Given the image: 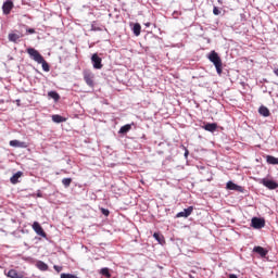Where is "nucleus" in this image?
I'll use <instances>...</instances> for the list:
<instances>
[{
    "label": "nucleus",
    "instance_id": "obj_13",
    "mask_svg": "<svg viewBox=\"0 0 278 278\" xmlns=\"http://www.w3.org/2000/svg\"><path fill=\"white\" fill-rule=\"evenodd\" d=\"M226 188L228 190H237V192H242V187L233 184L232 181H228L227 185H226Z\"/></svg>",
    "mask_w": 278,
    "mask_h": 278
},
{
    "label": "nucleus",
    "instance_id": "obj_27",
    "mask_svg": "<svg viewBox=\"0 0 278 278\" xmlns=\"http://www.w3.org/2000/svg\"><path fill=\"white\" fill-rule=\"evenodd\" d=\"M39 64H41L43 71H45L46 73H49V71L51 70V68L49 67V63H47V62L45 61V59H42V62H39Z\"/></svg>",
    "mask_w": 278,
    "mask_h": 278
},
{
    "label": "nucleus",
    "instance_id": "obj_22",
    "mask_svg": "<svg viewBox=\"0 0 278 278\" xmlns=\"http://www.w3.org/2000/svg\"><path fill=\"white\" fill-rule=\"evenodd\" d=\"M48 97H50V99H53L54 101H60V93H58V91L48 92Z\"/></svg>",
    "mask_w": 278,
    "mask_h": 278
},
{
    "label": "nucleus",
    "instance_id": "obj_30",
    "mask_svg": "<svg viewBox=\"0 0 278 278\" xmlns=\"http://www.w3.org/2000/svg\"><path fill=\"white\" fill-rule=\"evenodd\" d=\"M213 14H214L215 16H218V14H220V10H218L217 7H214V9H213Z\"/></svg>",
    "mask_w": 278,
    "mask_h": 278
},
{
    "label": "nucleus",
    "instance_id": "obj_15",
    "mask_svg": "<svg viewBox=\"0 0 278 278\" xmlns=\"http://www.w3.org/2000/svg\"><path fill=\"white\" fill-rule=\"evenodd\" d=\"M22 177H23V172H17V173H15V174L10 178V181H11V184L16 185V184H18V179H21Z\"/></svg>",
    "mask_w": 278,
    "mask_h": 278
},
{
    "label": "nucleus",
    "instance_id": "obj_6",
    "mask_svg": "<svg viewBox=\"0 0 278 278\" xmlns=\"http://www.w3.org/2000/svg\"><path fill=\"white\" fill-rule=\"evenodd\" d=\"M91 62L93 64V68L101 70L103 68V60L99 56V54L94 53L91 56Z\"/></svg>",
    "mask_w": 278,
    "mask_h": 278
},
{
    "label": "nucleus",
    "instance_id": "obj_33",
    "mask_svg": "<svg viewBox=\"0 0 278 278\" xmlns=\"http://www.w3.org/2000/svg\"><path fill=\"white\" fill-rule=\"evenodd\" d=\"M229 278H238V276L236 274H230Z\"/></svg>",
    "mask_w": 278,
    "mask_h": 278
},
{
    "label": "nucleus",
    "instance_id": "obj_24",
    "mask_svg": "<svg viewBox=\"0 0 278 278\" xmlns=\"http://www.w3.org/2000/svg\"><path fill=\"white\" fill-rule=\"evenodd\" d=\"M62 184H63L64 188H70L71 184H73V178H63Z\"/></svg>",
    "mask_w": 278,
    "mask_h": 278
},
{
    "label": "nucleus",
    "instance_id": "obj_19",
    "mask_svg": "<svg viewBox=\"0 0 278 278\" xmlns=\"http://www.w3.org/2000/svg\"><path fill=\"white\" fill-rule=\"evenodd\" d=\"M129 131H131V125L130 124H126V125H124V126H122L119 128L118 134H127Z\"/></svg>",
    "mask_w": 278,
    "mask_h": 278
},
{
    "label": "nucleus",
    "instance_id": "obj_16",
    "mask_svg": "<svg viewBox=\"0 0 278 278\" xmlns=\"http://www.w3.org/2000/svg\"><path fill=\"white\" fill-rule=\"evenodd\" d=\"M36 267L39 269V270H42V271H47L49 270V265H47L45 262L42 261H38L36 263Z\"/></svg>",
    "mask_w": 278,
    "mask_h": 278
},
{
    "label": "nucleus",
    "instance_id": "obj_5",
    "mask_svg": "<svg viewBox=\"0 0 278 278\" xmlns=\"http://www.w3.org/2000/svg\"><path fill=\"white\" fill-rule=\"evenodd\" d=\"M31 227L37 236H40L41 238H47V232H45V229L42 228V226H40V223L34 222Z\"/></svg>",
    "mask_w": 278,
    "mask_h": 278
},
{
    "label": "nucleus",
    "instance_id": "obj_32",
    "mask_svg": "<svg viewBox=\"0 0 278 278\" xmlns=\"http://www.w3.org/2000/svg\"><path fill=\"white\" fill-rule=\"evenodd\" d=\"M27 34H36V29L34 28H28L26 29Z\"/></svg>",
    "mask_w": 278,
    "mask_h": 278
},
{
    "label": "nucleus",
    "instance_id": "obj_4",
    "mask_svg": "<svg viewBox=\"0 0 278 278\" xmlns=\"http://www.w3.org/2000/svg\"><path fill=\"white\" fill-rule=\"evenodd\" d=\"M251 227H253V229H264V227H266V220L260 217H253L251 222Z\"/></svg>",
    "mask_w": 278,
    "mask_h": 278
},
{
    "label": "nucleus",
    "instance_id": "obj_20",
    "mask_svg": "<svg viewBox=\"0 0 278 278\" xmlns=\"http://www.w3.org/2000/svg\"><path fill=\"white\" fill-rule=\"evenodd\" d=\"M266 162H267V164L277 165L278 164V159L273 156V155H267L266 156Z\"/></svg>",
    "mask_w": 278,
    "mask_h": 278
},
{
    "label": "nucleus",
    "instance_id": "obj_12",
    "mask_svg": "<svg viewBox=\"0 0 278 278\" xmlns=\"http://www.w3.org/2000/svg\"><path fill=\"white\" fill-rule=\"evenodd\" d=\"M10 147H15L18 149H27V143H25L24 141L11 140Z\"/></svg>",
    "mask_w": 278,
    "mask_h": 278
},
{
    "label": "nucleus",
    "instance_id": "obj_3",
    "mask_svg": "<svg viewBox=\"0 0 278 278\" xmlns=\"http://www.w3.org/2000/svg\"><path fill=\"white\" fill-rule=\"evenodd\" d=\"M26 52L31 58V60L37 62V64H39V62H42V60L45 59V56H42V54H40V52H38V50L34 48H28Z\"/></svg>",
    "mask_w": 278,
    "mask_h": 278
},
{
    "label": "nucleus",
    "instance_id": "obj_11",
    "mask_svg": "<svg viewBox=\"0 0 278 278\" xmlns=\"http://www.w3.org/2000/svg\"><path fill=\"white\" fill-rule=\"evenodd\" d=\"M253 252L257 253V255H261V257H266V255H268V250L260 245L254 247Z\"/></svg>",
    "mask_w": 278,
    "mask_h": 278
},
{
    "label": "nucleus",
    "instance_id": "obj_31",
    "mask_svg": "<svg viewBox=\"0 0 278 278\" xmlns=\"http://www.w3.org/2000/svg\"><path fill=\"white\" fill-rule=\"evenodd\" d=\"M53 268H54V270H56L58 273H62V269H63L62 266H58V265H54Z\"/></svg>",
    "mask_w": 278,
    "mask_h": 278
},
{
    "label": "nucleus",
    "instance_id": "obj_9",
    "mask_svg": "<svg viewBox=\"0 0 278 278\" xmlns=\"http://www.w3.org/2000/svg\"><path fill=\"white\" fill-rule=\"evenodd\" d=\"M194 211L193 206H189L188 208H185L182 212L177 213L176 218H188L190 214Z\"/></svg>",
    "mask_w": 278,
    "mask_h": 278
},
{
    "label": "nucleus",
    "instance_id": "obj_25",
    "mask_svg": "<svg viewBox=\"0 0 278 278\" xmlns=\"http://www.w3.org/2000/svg\"><path fill=\"white\" fill-rule=\"evenodd\" d=\"M100 274H102L103 277H108V278L112 277V274H110V268H108V267L102 268L100 270Z\"/></svg>",
    "mask_w": 278,
    "mask_h": 278
},
{
    "label": "nucleus",
    "instance_id": "obj_1",
    "mask_svg": "<svg viewBox=\"0 0 278 278\" xmlns=\"http://www.w3.org/2000/svg\"><path fill=\"white\" fill-rule=\"evenodd\" d=\"M208 60L210 62H212V64H214L217 75H223V60L218 55V52L214 50L211 51V53L208 54Z\"/></svg>",
    "mask_w": 278,
    "mask_h": 278
},
{
    "label": "nucleus",
    "instance_id": "obj_23",
    "mask_svg": "<svg viewBox=\"0 0 278 278\" xmlns=\"http://www.w3.org/2000/svg\"><path fill=\"white\" fill-rule=\"evenodd\" d=\"M141 29H142V26H140L139 23L135 24L134 28H132V31H134L135 36H140Z\"/></svg>",
    "mask_w": 278,
    "mask_h": 278
},
{
    "label": "nucleus",
    "instance_id": "obj_10",
    "mask_svg": "<svg viewBox=\"0 0 278 278\" xmlns=\"http://www.w3.org/2000/svg\"><path fill=\"white\" fill-rule=\"evenodd\" d=\"M9 278H25V273L17 271L16 269H10L7 274Z\"/></svg>",
    "mask_w": 278,
    "mask_h": 278
},
{
    "label": "nucleus",
    "instance_id": "obj_8",
    "mask_svg": "<svg viewBox=\"0 0 278 278\" xmlns=\"http://www.w3.org/2000/svg\"><path fill=\"white\" fill-rule=\"evenodd\" d=\"M14 8V2H12V0H8L3 3L2 5V12L3 14L8 15L12 12Z\"/></svg>",
    "mask_w": 278,
    "mask_h": 278
},
{
    "label": "nucleus",
    "instance_id": "obj_14",
    "mask_svg": "<svg viewBox=\"0 0 278 278\" xmlns=\"http://www.w3.org/2000/svg\"><path fill=\"white\" fill-rule=\"evenodd\" d=\"M203 129H205V131L214 132V131H216V129H218V124H216V123L210 124L208 123L205 126H203Z\"/></svg>",
    "mask_w": 278,
    "mask_h": 278
},
{
    "label": "nucleus",
    "instance_id": "obj_28",
    "mask_svg": "<svg viewBox=\"0 0 278 278\" xmlns=\"http://www.w3.org/2000/svg\"><path fill=\"white\" fill-rule=\"evenodd\" d=\"M61 278H78V277L72 274H61Z\"/></svg>",
    "mask_w": 278,
    "mask_h": 278
},
{
    "label": "nucleus",
    "instance_id": "obj_18",
    "mask_svg": "<svg viewBox=\"0 0 278 278\" xmlns=\"http://www.w3.org/2000/svg\"><path fill=\"white\" fill-rule=\"evenodd\" d=\"M153 238L159 242V244H164V242H166L164 240V235H161L159 232H154Z\"/></svg>",
    "mask_w": 278,
    "mask_h": 278
},
{
    "label": "nucleus",
    "instance_id": "obj_34",
    "mask_svg": "<svg viewBox=\"0 0 278 278\" xmlns=\"http://www.w3.org/2000/svg\"><path fill=\"white\" fill-rule=\"evenodd\" d=\"M146 27H151V23H146Z\"/></svg>",
    "mask_w": 278,
    "mask_h": 278
},
{
    "label": "nucleus",
    "instance_id": "obj_26",
    "mask_svg": "<svg viewBox=\"0 0 278 278\" xmlns=\"http://www.w3.org/2000/svg\"><path fill=\"white\" fill-rule=\"evenodd\" d=\"M20 38H21V36L17 34H9V40L11 42H16Z\"/></svg>",
    "mask_w": 278,
    "mask_h": 278
},
{
    "label": "nucleus",
    "instance_id": "obj_7",
    "mask_svg": "<svg viewBox=\"0 0 278 278\" xmlns=\"http://www.w3.org/2000/svg\"><path fill=\"white\" fill-rule=\"evenodd\" d=\"M261 184L265 186V188H268V190H277L278 184L275 182L274 180H268L266 178L262 179Z\"/></svg>",
    "mask_w": 278,
    "mask_h": 278
},
{
    "label": "nucleus",
    "instance_id": "obj_2",
    "mask_svg": "<svg viewBox=\"0 0 278 278\" xmlns=\"http://www.w3.org/2000/svg\"><path fill=\"white\" fill-rule=\"evenodd\" d=\"M84 80L89 88H94V74L90 70L83 72Z\"/></svg>",
    "mask_w": 278,
    "mask_h": 278
},
{
    "label": "nucleus",
    "instance_id": "obj_29",
    "mask_svg": "<svg viewBox=\"0 0 278 278\" xmlns=\"http://www.w3.org/2000/svg\"><path fill=\"white\" fill-rule=\"evenodd\" d=\"M101 213L104 215V216H110V211L108 208H101Z\"/></svg>",
    "mask_w": 278,
    "mask_h": 278
},
{
    "label": "nucleus",
    "instance_id": "obj_17",
    "mask_svg": "<svg viewBox=\"0 0 278 278\" xmlns=\"http://www.w3.org/2000/svg\"><path fill=\"white\" fill-rule=\"evenodd\" d=\"M258 113L261 114V116H270V110H268V108L266 106H261L258 109Z\"/></svg>",
    "mask_w": 278,
    "mask_h": 278
},
{
    "label": "nucleus",
    "instance_id": "obj_35",
    "mask_svg": "<svg viewBox=\"0 0 278 278\" xmlns=\"http://www.w3.org/2000/svg\"><path fill=\"white\" fill-rule=\"evenodd\" d=\"M188 153H189L188 150H186V152H185V156L186 157H188Z\"/></svg>",
    "mask_w": 278,
    "mask_h": 278
},
{
    "label": "nucleus",
    "instance_id": "obj_21",
    "mask_svg": "<svg viewBox=\"0 0 278 278\" xmlns=\"http://www.w3.org/2000/svg\"><path fill=\"white\" fill-rule=\"evenodd\" d=\"M53 123H66V118L61 115H52Z\"/></svg>",
    "mask_w": 278,
    "mask_h": 278
}]
</instances>
